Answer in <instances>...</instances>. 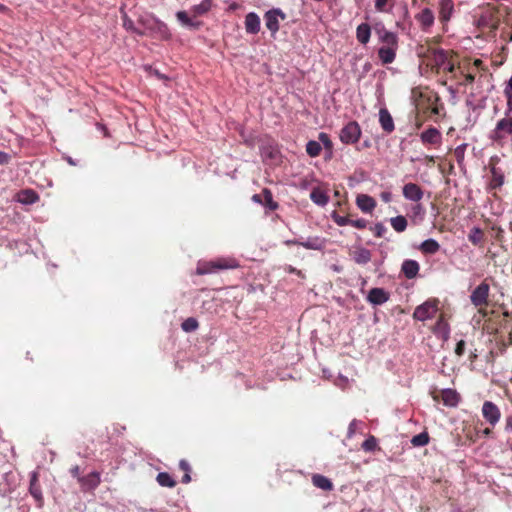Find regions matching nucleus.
<instances>
[{
  "mask_svg": "<svg viewBox=\"0 0 512 512\" xmlns=\"http://www.w3.org/2000/svg\"><path fill=\"white\" fill-rule=\"evenodd\" d=\"M430 395L435 402H442L444 406L455 408L461 402L462 397L455 389H437L433 388Z\"/></svg>",
  "mask_w": 512,
  "mask_h": 512,
  "instance_id": "nucleus-6",
  "label": "nucleus"
},
{
  "mask_svg": "<svg viewBox=\"0 0 512 512\" xmlns=\"http://www.w3.org/2000/svg\"><path fill=\"white\" fill-rule=\"evenodd\" d=\"M380 40L386 44V46H394L396 45L397 38L396 35L392 32H389L385 29L378 31Z\"/></svg>",
  "mask_w": 512,
  "mask_h": 512,
  "instance_id": "nucleus-36",
  "label": "nucleus"
},
{
  "mask_svg": "<svg viewBox=\"0 0 512 512\" xmlns=\"http://www.w3.org/2000/svg\"><path fill=\"white\" fill-rule=\"evenodd\" d=\"M395 0H375V10L379 13H389Z\"/></svg>",
  "mask_w": 512,
  "mask_h": 512,
  "instance_id": "nucleus-37",
  "label": "nucleus"
},
{
  "mask_svg": "<svg viewBox=\"0 0 512 512\" xmlns=\"http://www.w3.org/2000/svg\"><path fill=\"white\" fill-rule=\"evenodd\" d=\"M380 198L382 201H384L385 203H388L391 201V198H392V194L388 191H383L381 192L380 194Z\"/></svg>",
  "mask_w": 512,
  "mask_h": 512,
  "instance_id": "nucleus-54",
  "label": "nucleus"
},
{
  "mask_svg": "<svg viewBox=\"0 0 512 512\" xmlns=\"http://www.w3.org/2000/svg\"><path fill=\"white\" fill-rule=\"evenodd\" d=\"M245 29L247 33L256 34L260 31V18L254 13L250 12L245 17Z\"/></svg>",
  "mask_w": 512,
  "mask_h": 512,
  "instance_id": "nucleus-19",
  "label": "nucleus"
},
{
  "mask_svg": "<svg viewBox=\"0 0 512 512\" xmlns=\"http://www.w3.org/2000/svg\"><path fill=\"white\" fill-rule=\"evenodd\" d=\"M318 139L326 149L331 150L333 148V143L327 133L321 132L318 136Z\"/></svg>",
  "mask_w": 512,
  "mask_h": 512,
  "instance_id": "nucleus-46",
  "label": "nucleus"
},
{
  "mask_svg": "<svg viewBox=\"0 0 512 512\" xmlns=\"http://www.w3.org/2000/svg\"><path fill=\"white\" fill-rule=\"evenodd\" d=\"M252 201L258 204H263V194H254L252 196Z\"/></svg>",
  "mask_w": 512,
  "mask_h": 512,
  "instance_id": "nucleus-58",
  "label": "nucleus"
},
{
  "mask_svg": "<svg viewBox=\"0 0 512 512\" xmlns=\"http://www.w3.org/2000/svg\"><path fill=\"white\" fill-rule=\"evenodd\" d=\"M123 26L127 29V30H133L134 27H133V21L131 19H128L126 16L124 17V20H123Z\"/></svg>",
  "mask_w": 512,
  "mask_h": 512,
  "instance_id": "nucleus-56",
  "label": "nucleus"
},
{
  "mask_svg": "<svg viewBox=\"0 0 512 512\" xmlns=\"http://www.w3.org/2000/svg\"><path fill=\"white\" fill-rule=\"evenodd\" d=\"M482 416L490 426L495 427L501 417L499 407L492 401H485L482 405Z\"/></svg>",
  "mask_w": 512,
  "mask_h": 512,
  "instance_id": "nucleus-10",
  "label": "nucleus"
},
{
  "mask_svg": "<svg viewBox=\"0 0 512 512\" xmlns=\"http://www.w3.org/2000/svg\"><path fill=\"white\" fill-rule=\"evenodd\" d=\"M403 194L408 199L416 200V184H406L403 188Z\"/></svg>",
  "mask_w": 512,
  "mask_h": 512,
  "instance_id": "nucleus-45",
  "label": "nucleus"
},
{
  "mask_svg": "<svg viewBox=\"0 0 512 512\" xmlns=\"http://www.w3.org/2000/svg\"><path fill=\"white\" fill-rule=\"evenodd\" d=\"M177 19L182 23V25L197 30L201 27L202 22L194 20L195 17H192L187 11H178L176 13Z\"/></svg>",
  "mask_w": 512,
  "mask_h": 512,
  "instance_id": "nucleus-18",
  "label": "nucleus"
},
{
  "mask_svg": "<svg viewBox=\"0 0 512 512\" xmlns=\"http://www.w3.org/2000/svg\"><path fill=\"white\" fill-rule=\"evenodd\" d=\"M435 16L430 8H424L420 14H418V21L421 24L423 30H428L434 24Z\"/></svg>",
  "mask_w": 512,
  "mask_h": 512,
  "instance_id": "nucleus-22",
  "label": "nucleus"
},
{
  "mask_svg": "<svg viewBox=\"0 0 512 512\" xmlns=\"http://www.w3.org/2000/svg\"><path fill=\"white\" fill-rule=\"evenodd\" d=\"M367 220L360 218V219H352L350 218V225L357 228V229H365L367 227Z\"/></svg>",
  "mask_w": 512,
  "mask_h": 512,
  "instance_id": "nucleus-49",
  "label": "nucleus"
},
{
  "mask_svg": "<svg viewBox=\"0 0 512 512\" xmlns=\"http://www.w3.org/2000/svg\"><path fill=\"white\" fill-rule=\"evenodd\" d=\"M156 480H157L158 484L162 487L173 488L176 486V481L167 472L158 473Z\"/></svg>",
  "mask_w": 512,
  "mask_h": 512,
  "instance_id": "nucleus-35",
  "label": "nucleus"
},
{
  "mask_svg": "<svg viewBox=\"0 0 512 512\" xmlns=\"http://www.w3.org/2000/svg\"><path fill=\"white\" fill-rule=\"evenodd\" d=\"M377 448V439L374 436H369L363 443L362 449L366 452H372Z\"/></svg>",
  "mask_w": 512,
  "mask_h": 512,
  "instance_id": "nucleus-44",
  "label": "nucleus"
},
{
  "mask_svg": "<svg viewBox=\"0 0 512 512\" xmlns=\"http://www.w3.org/2000/svg\"><path fill=\"white\" fill-rule=\"evenodd\" d=\"M331 218L338 226H346L350 225L351 214L340 215L337 211H333Z\"/></svg>",
  "mask_w": 512,
  "mask_h": 512,
  "instance_id": "nucleus-40",
  "label": "nucleus"
},
{
  "mask_svg": "<svg viewBox=\"0 0 512 512\" xmlns=\"http://www.w3.org/2000/svg\"><path fill=\"white\" fill-rule=\"evenodd\" d=\"M420 139L423 145L437 149L442 142V135L435 127H429L420 134Z\"/></svg>",
  "mask_w": 512,
  "mask_h": 512,
  "instance_id": "nucleus-11",
  "label": "nucleus"
},
{
  "mask_svg": "<svg viewBox=\"0 0 512 512\" xmlns=\"http://www.w3.org/2000/svg\"><path fill=\"white\" fill-rule=\"evenodd\" d=\"M312 483L315 487L324 491H331L333 489L332 481L324 475L314 474L312 476Z\"/></svg>",
  "mask_w": 512,
  "mask_h": 512,
  "instance_id": "nucleus-23",
  "label": "nucleus"
},
{
  "mask_svg": "<svg viewBox=\"0 0 512 512\" xmlns=\"http://www.w3.org/2000/svg\"><path fill=\"white\" fill-rule=\"evenodd\" d=\"M10 157L7 153L0 151V164H7Z\"/></svg>",
  "mask_w": 512,
  "mask_h": 512,
  "instance_id": "nucleus-57",
  "label": "nucleus"
},
{
  "mask_svg": "<svg viewBox=\"0 0 512 512\" xmlns=\"http://www.w3.org/2000/svg\"><path fill=\"white\" fill-rule=\"evenodd\" d=\"M353 260L357 264L365 265L371 260V252L366 248H357L353 252Z\"/></svg>",
  "mask_w": 512,
  "mask_h": 512,
  "instance_id": "nucleus-28",
  "label": "nucleus"
},
{
  "mask_svg": "<svg viewBox=\"0 0 512 512\" xmlns=\"http://www.w3.org/2000/svg\"><path fill=\"white\" fill-rule=\"evenodd\" d=\"M448 66L449 67H445V69H448V71L453 74L454 78L459 79V84L468 85L474 82L475 74H473L472 70L464 64L457 67L453 64H448Z\"/></svg>",
  "mask_w": 512,
  "mask_h": 512,
  "instance_id": "nucleus-9",
  "label": "nucleus"
},
{
  "mask_svg": "<svg viewBox=\"0 0 512 512\" xmlns=\"http://www.w3.org/2000/svg\"><path fill=\"white\" fill-rule=\"evenodd\" d=\"M505 90H509V92L512 93V77L510 78L509 82H508V85L507 87L505 88Z\"/></svg>",
  "mask_w": 512,
  "mask_h": 512,
  "instance_id": "nucleus-64",
  "label": "nucleus"
},
{
  "mask_svg": "<svg viewBox=\"0 0 512 512\" xmlns=\"http://www.w3.org/2000/svg\"><path fill=\"white\" fill-rule=\"evenodd\" d=\"M371 28L367 23L360 24L356 29V38L361 44H367L370 40Z\"/></svg>",
  "mask_w": 512,
  "mask_h": 512,
  "instance_id": "nucleus-26",
  "label": "nucleus"
},
{
  "mask_svg": "<svg viewBox=\"0 0 512 512\" xmlns=\"http://www.w3.org/2000/svg\"><path fill=\"white\" fill-rule=\"evenodd\" d=\"M263 204L269 211H275L278 209L279 204L273 200L272 192L268 188L262 190Z\"/></svg>",
  "mask_w": 512,
  "mask_h": 512,
  "instance_id": "nucleus-32",
  "label": "nucleus"
},
{
  "mask_svg": "<svg viewBox=\"0 0 512 512\" xmlns=\"http://www.w3.org/2000/svg\"><path fill=\"white\" fill-rule=\"evenodd\" d=\"M311 200L320 206H325L328 203L329 197L320 190H313L310 194Z\"/></svg>",
  "mask_w": 512,
  "mask_h": 512,
  "instance_id": "nucleus-38",
  "label": "nucleus"
},
{
  "mask_svg": "<svg viewBox=\"0 0 512 512\" xmlns=\"http://www.w3.org/2000/svg\"><path fill=\"white\" fill-rule=\"evenodd\" d=\"M465 347H466V343L464 340H460L457 342L456 344V347H455V354L457 356H462L464 355L465 353Z\"/></svg>",
  "mask_w": 512,
  "mask_h": 512,
  "instance_id": "nucleus-53",
  "label": "nucleus"
},
{
  "mask_svg": "<svg viewBox=\"0 0 512 512\" xmlns=\"http://www.w3.org/2000/svg\"><path fill=\"white\" fill-rule=\"evenodd\" d=\"M495 231L494 238L497 242L502 243L504 241V230L500 226H492L491 228Z\"/></svg>",
  "mask_w": 512,
  "mask_h": 512,
  "instance_id": "nucleus-51",
  "label": "nucleus"
},
{
  "mask_svg": "<svg viewBox=\"0 0 512 512\" xmlns=\"http://www.w3.org/2000/svg\"><path fill=\"white\" fill-rule=\"evenodd\" d=\"M429 443V434L425 430L418 434V446H424Z\"/></svg>",
  "mask_w": 512,
  "mask_h": 512,
  "instance_id": "nucleus-52",
  "label": "nucleus"
},
{
  "mask_svg": "<svg viewBox=\"0 0 512 512\" xmlns=\"http://www.w3.org/2000/svg\"><path fill=\"white\" fill-rule=\"evenodd\" d=\"M300 243H301V241H298V240H296V239L286 240V241L284 242V244H285L286 246H291V245H297V246H300Z\"/></svg>",
  "mask_w": 512,
  "mask_h": 512,
  "instance_id": "nucleus-61",
  "label": "nucleus"
},
{
  "mask_svg": "<svg viewBox=\"0 0 512 512\" xmlns=\"http://www.w3.org/2000/svg\"><path fill=\"white\" fill-rule=\"evenodd\" d=\"M418 249L425 254H435L440 249V245L436 240L428 239L418 246Z\"/></svg>",
  "mask_w": 512,
  "mask_h": 512,
  "instance_id": "nucleus-33",
  "label": "nucleus"
},
{
  "mask_svg": "<svg viewBox=\"0 0 512 512\" xmlns=\"http://www.w3.org/2000/svg\"><path fill=\"white\" fill-rule=\"evenodd\" d=\"M438 298H429L423 304L418 305V321H428L436 318V322L430 326L431 332L443 341L450 335V315L440 308Z\"/></svg>",
  "mask_w": 512,
  "mask_h": 512,
  "instance_id": "nucleus-1",
  "label": "nucleus"
},
{
  "mask_svg": "<svg viewBox=\"0 0 512 512\" xmlns=\"http://www.w3.org/2000/svg\"><path fill=\"white\" fill-rule=\"evenodd\" d=\"M505 430L512 432V415H509L505 419Z\"/></svg>",
  "mask_w": 512,
  "mask_h": 512,
  "instance_id": "nucleus-55",
  "label": "nucleus"
},
{
  "mask_svg": "<svg viewBox=\"0 0 512 512\" xmlns=\"http://www.w3.org/2000/svg\"><path fill=\"white\" fill-rule=\"evenodd\" d=\"M445 115V106L438 93L427 86H418V122H438Z\"/></svg>",
  "mask_w": 512,
  "mask_h": 512,
  "instance_id": "nucleus-2",
  "label": "nucleus"
},
{
  "mask_svg": "<svg viewBox=\"0 0 512 512\" xmlns=\"http://www.w3.org/2000/svg\"><path fill=\"white\" fill-rule=\"evenodd\" d=\"M395 55L393 46H383L378 50V56L384 64L392 63L395 59Z\"/></svg>",
  "mask_w": 512,
  "mask_h": 512,
  "instance_id": "nucleus-29",
  "label": "nucleus"
},
{
  "mask_svg": "<svg viewBox=\"0 0 512 512\" xmlns=\"http://www.w3.org/2000/svg\"><path fill=\"white\" fill-rule=\"evenodd\" d=\"M279 18L285 19V14L280 9H272L265 13V25L272 35H275L279 28Z\"/></svg>",
  "mask_w": 512,
  "mask_h": 512,
  "instance_id": "nucleus-12",
  "label": "nucleus"
},
{
  "mask_svg": "<svg viewBox=\"0 0 512 512\" xmlns=\"http://www.w3.org/2000/svg\"><path fill=\"white\" fill-rule=\"evenodd\" d=\"M370 230L374 233L376 237L380 238L384 236V234L387 231V228L383 224L377 223L373 227H370Z\"/></svg>",
  "mask_w": 512,
  "mask_h": 512,
  "instance_id": "nucleus-47",
  "label": "nucleus"
},
{
  "mask_svg": "<svg viewBox=\"0 0 512 512\" xmlns=\"http://www.w3.org/2000/svg\"><path fill=\"white\" fill-rule=\"evenodd\" d=\"M493 427H486L485 429H483L481 431V434L484 436V437H491L492 434H493V431H492Z\"/></svg>",
  "mask_w": 512,
  "mask_h": 512,
  "instance_id": "nucleus-59",
  "label": "nucleus"
},
{
  "mask_svg": "<svg viewBox=\"0 0 512 512\" xmlns=\"http://www.w3.org/2000/svg\"><path fill=\"white\" fill-rule=\"evenodd\" d=\"M418 58L420 59L418 64L420 74L438 73L442 66L444 70H446L445 67H449V63H446L445 53L435 45L428 47L418 45Z\"/></svg>",
  "mask_w": 512,
  "mask_h": 512,
  "instance_id": "nucleus-3",
  "label": "nucleus"
},
{
  "mask_svg": "<svg viewBox=\"0 0 512 512\" xmlns=\"http://www.w3.org/2000/svg\"><path fill=\"white\" fill-rule=\"evenodd\" d=\"M504 94L507 98V107L504 112L506 116H512V93L509 90H504Z\"/></svg>",
  "mask_w": 512,
  "mask_h": 512,
  "instance_id": "nucleus-48",
  "label": "nucleus"
},
{
  "mask_svg": "<svg viewBox=\"0 0 512 512\" xmlns=\"http://www.w3.org/2000/svg\"><path fill=\"white\" fill-rule=\"evenodd\" d=\"M100 482L101 480L98 472H91L86 476L79 477V483L84 491L94 490L98 487Z\"/></svg>",
  "mask_w": 512,
  "mask_h": 512,
  "instance_id": "nucleus-15",
  "label": "nucleus"
},
{
  "mask_svg": "<svg viewBox=\"0 0 512 512\" xmlns=\"http://www.w3.org/2000/svg\"><path fill=\"white\" fill-rule=\"evenodd\" d=\"M454 11V3L452 0H439V19L441 22L450 20Z\"/></svg>",
  "mask_w": 512,
  "mask_h": 512,
  "instance_id": "nucleus-17",
  "label": "nucleus"
},
{
  "mask_svg": "<svg viewBox=\"0 0 512 512\" xmlns=\"http://www.w3.org/2000/svg\"><path fill=\"white\" fill-rule=\"evenodd\" d=\"M477 353H476V350L474 352H471L470 355H469V359L471 362H474L476 359H477Z\"/></svg>",
  "mask_w": 512,
  "mask_h": 512,
  "instance_id": "nucleus-62",
  "label": "nucleus"
},
{
  "mask_svg": "<svg viewBox=\"0 0 512 512\" xmlns=\"http://www.w3.org/2000/svg\"><path fill=\"white\" fill-rule=\"evenodd\" d=\"M379 122L382 129L386 133H391L394 130V122L391 114L386 108H381L379 111Z\"/></svg>",
  "mask_w": 512,
  "mask_h": 512,
  "instance_id": "nucleus-20",
  "label": "nucleus"
},
{
  "mask_svg": "<svg viewBox=\"0 0 512 512\" xmlns=\"http://www.w3.org/2000/svg\"><path fill=\"white\" fill-rule=\"evenodd\" d=\"M79 473H80V468H79V466H75V467H73V468L71 469V474H72V476H73V477H76L78 480H79V477H81V476L79 475Z\"/></svg>",
  "mask_w": 512,
  "mask_h": 512,
  "instance_id": "nucleus-60",
  "label": "nucleus"
},
{
  "mask_svg": "<svg viewBox=\"0 0 512 512\" xmlns=\"http://www.w3.org/2000/svg\"><path fill=\"white\" fill-rule=\"evenodd\" d=\"M38 200V194L32 189H25L18 193V201L23 204H33Z\"/></svg>",
  "mask_w": 512,
  "mask_h": 512,
  "instance_id": "nucleus-27",
  "label": "nucleus"
},
{
  "mask_svg": "<svg viewBox=\"0 0 512 512\" xmlns=\"http://www.w3.org/2000/svg\"><path fill=\"white\" fill-rule=\"evenodd\" d=\"M199 327V323L197 321L196 318L194 317H189L187 319H185L182 324H181V328L183 329V331L185 332H193L195 331L197 328Z\"/></svg>",
  "mask_w": 512,
  "mask_h": 512,
  "instance_id": "nucleus-42",
  "label": "nucleus"
},
{
  "mask_svg": "<svg viewBox=\"0 0 512 512\" xmlns=\"http://www.w3.org/2000/svg\"><path fill=\"white\" fill-rule=\"evenodd\" d=\"M468 240L478 247H482L485 241V235L481 228L473 227L468 233Z\"/></svg>",
  "mask_w": 512,
  "mask_h": 512,
  "instance_id": "nucleus-24",
  "label": "nucleus"
},
{
  "mask_svg": "<svg viewBox=\"0 0 512 512\" xmlns=\"http://www.w3.org/2000/svg\"><path fill=\"white\" fill-rule=\"evenodd\" d=\"M411 94H412V96H411L412 101L416 102V88H413L411 90Z\"/></svg>",
  "mask_w": 512,
  "mask_h": 512,
  "instance_id": "nucleus-63",
  "label": "nucleus"
},
{
  "mask_svg": "<svg viewBox=\"0 0 512 512\" xmlns=\"http://www.w3.org/2000/svg\"><path fill=\"white\" fill-rule=\"evenodd\" d=\"M239 267V263L232 257H220L210 261L200 262L197 266L196 273L205 275L216 273L219 270L235 269Z\"/></svg>",
  "mask_w": 512,
  "mask_h": 512,
  "instance_id": "nucleus-4",
  "label": "nucleus"
},
{
  "mask_svg": "<svg viewBox=\"0 0 512 512\" xmlns=\"http://www.w3.org/2000/svg\"><path fill=\"white\" fill-rule=\"evenodd\" d=\"M471 70H485L484 63L481 59H475L472 63L464 64Z\"/></svg>",
  "mask_w": 512,
  "mask_h": 512,
  "instance_id": "nucleus-50",
  "label": "nucleus"
},
{
  "mask_svg": "<svg viewBox=\"0 0 512 512\" xmlns=\"http://www.w3.org/2000/svg\"><path fill=\"white\" fill-rule=\"evenodd\" d=\"M211 8V2L209 0H203L200 4L191 7L188 12L192 17H198L206 14Z\"/></svg>",
  "mask_w": 512,
  "mask_h": 512,
  "instance_id": "nucleus-31",
  "label": "nucleus"
},
{
  "mask_svg": "<svg viewBox=\"0 0 512 512\" xmlns=\"http://www.w3.org/2000/svg\"><path fill=\"white\" fill-rule=\"evenodd\" d=\"M261 156L263 161L271 160L274 164L280 161V152L272 145L263 146L261 148Z\"/></svg>",
  "mask_w": 512,
  "mask_h": 512,
  "instance_id": "nucleus-21",
  "label": "nucleus"
},
{
  "mask_svg": "<svg viewBox=\"0 0 512 512\" xmlns=\"http://www.w3.org/2000/svg\"><path fill=\"white\" fill-rule=\"evenodd\" d=\"M29 492H30L31 496L35 499V501L37 502V506L42 507L43 503H44V499H43V495H42L41 485L38 481V474L36 472H33L31 474Z\"/></svg>",
  "mask_w": 512,
  "mask_h": 512,
  "instance_id": "nucleus-13",
  "label": "nucleus"
},
{
  "mask_svg": "<svg viewBox=\"0 0 512 512\" xmlns=\"http://www.w3.org/2000/svg\"><path fill=\"white\" fill-rule=\"evenodd\" d=\"M401 272L408 279L415 278L416 277V261L405 260L402 264Z\"/></svg>",
  "mask_w": 512,
  "mask_h": 512,
  "instance_id": "nucleus-34",
  "label": "nucleus"
},
{
  "mask_svg": "<svg viewBox=\"0 0 512 512\" xmlns=\"http://www.w3.org/2000/svg\"><path fill=\"white\" fill-rule=\"evenodd\" d=\"M491 172V179L489 186L491 189H497L500 188L504 184V174L497 169L496 167H492L490 169Z\"/></svg>",
  "mask_w": 512,
  "mask_h": 512,
  "instance_id": "nucleus-30",
  "label": "nucleus"
},
{
  "mask_svg": "<svg viewBox=\"0 0 512 512\" xmlns=\"http://www.w3.org/2000/svg\"><path fill=\"white\" fill-rule=\"evenodd\" d=\"M490 285L485 279L470 294L471 303L481 312L489 304Z\"/></svg>",
  "mask_w": 512,
  "mask_h": 512,
  "instance_id": "nucleus-7",
  "label": "nucleus"
},
{
  "mask_svg": "<svg viewBox=\"0 0 512 512\" xmlns=\"http://www.w3.org/2000/svg\"><path fill=\"white\" fill-rule=\"evenodd\" d=\"M390 298V294L383 288H372L368 295L367 301L372 305H382L386 303Z\"/></svg>",
  "mask_w": 512,
  "mask_h": 512,
  "instance_id": "nucleus-14",
  "label": "nucleus"
},
{
  "mask_svg": "<svg viewBox=\"0 0 512 512\" xmlns=\"http://www.w3.org/2000/svg\"><path fill=\"white\" fill-rule=\"evenodd\" d=\"M179 468L184 472V475L182 477V483H185V484L189 483L191 481V476H190L191 467H190V464L188 463V461H186L185 459L180 460Z\"/></svg>",
  "mask_w": 512,
  "mask_h": 512,
  "instance_id": "nucleus-43",
  "label": "nucleus"
},
{
  "mask_svg": "<svg viewBox=\"0 0 512 512\" xmlns=\"http://www.w3.org/2000/svg\"><path fill=\"white\" fill-rule=\"evenodd\" d=\"M512 135V116L504 115L497 121L495 128L490 132L489 138L493 142L503 145L509 136Z\"/></svg>",
  "mask_w": 512,
  "mask_h": 512,
  "instance_id": "nucleus-5",
  "label": "nucleus"
},
{
  "mask_svg": "<svg viewBox=\"0 0 512 512\" xmlns=\"http://www.w3.org/2000/svg\"><path fill=\"white\" fill-rule=\"evenodd\" d=\"M390 222H391L392 227L397 232H403L407 227V220L403 216H397V217L391 218Z\"/></svg>",
  "mask_w": 512,
  "mask_h": 512,
  "instance_id": "nucleus-41",
  "label": "nucleus"
},
{
  "mask_svg": "<svg viewBox=\"0 0 512 512\" xmlns=\"http://www.w3.org/2000/svg\"><path fill=\"white\" fill-rule=\"evenodd\" d=\"M361 137V127L356 121L348 122L339 133V138L343 144L351 145L359 141Z\"/></svg>",
  "mask_w": 512,
  "mask_h": 512,
  "instance_id": "nucleus-8",
  "label": "nucleus"
},
{
  "mask_svg": "<svg viewBox=\"0 0 512 512\" xmlns=\"http://www.w3.org/2000/svg\"><path fill=\"white\" fill-rule=\"evenodd\" d=\"M300 246L311 250H321L325 247V239L319 236L309 237L306 241H301Z\"/></svg>",
  "mask_w": 512,
  "mask_h": 512,
  "instance_id": "nucleus-25",
  "label": "nucleus"
},
{
  "mask_svg": "<svg viewBox=\"0 0 512 512\" xmlns=\"http://www.w3.org/2000/svg\"><path fill=\"white\" fill-rule=\"evenodd\" d=\"M321 151H322V147H321L320 142H318V141L310 140L306 144V152L310 157L319 156Z\"/></svg>",
  "mask_w": 512,
  "mask_h": 512,
  "instance_id": "nucleus-39",
  "label": "nucleus"
},
{
  "mask_svg": "<svg viewBox=\"0 0 512 512\" xmlns=\"http://www.w3.org/2000/svg\"><path fill=\"white\" fill-rule=\"evenodd\" d=\"M358 208L364 213H371L376 207V201L369 195L359 194L356 197Z\"/></svg>",
  "mask_w": 512,
  "mask_h": 512,
  "instance_id": "nucleus-16",
  "label": "nucleus"
}]
</instances>
